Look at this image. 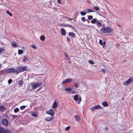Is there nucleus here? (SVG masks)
<instances>
[{"label":"nucleus","mask_w":133,"mask_h":133,"mask_svg":"<svg viewBox=\"0 0 133 133\" xmlns=\"http://www.w3.org/2000/svg\"><path fill=\"white\" fill-rule=\"evenodd\" d=\"M91 22L92 24H95L99 28L101 27L102 26V24L101 23L102 21L98 20L96 18H94L92 19L91 20Z\"/></svg>","instance_id":"1"},{"label":"nucleus","mask_w":133,"mask_h":133,"mask_svg":"<svg viewBox=\"0 0 133 133\" xmlns=\"http://www.w3.org/2000/svg\"><path fill=\"white\" fill-rule=\"evenodd\" d=\"M101 31L105 33H109L112 32V29L110 27L103 26L100 29Z\"/></svg>","instance_id":"2"},{"label":"nucleus","mask_w":133,"mask_h":133,"mask_svg":"<svg viewBox=\"0 0 133 133\" xmlns=\"http://www.w3.org/2000/svg\"><path fill=\"white\" fill-rule=\"evenodd\" d=\"M74 99L77 103L79 104L82 100L80 95L79 94L75 95L74 97Z\"/></svg>","instance_id":"3"},{"label":"nucleus","mask_w":133,"mask_h":133,"mask_svg":"<svg viewBox=\"0 0 133 133\" xmlns=\"http://www.w3.org/2000/svg\"><path fill=\"white\" fill-rule=\"evenodd\" d=\"M26 66L18 67L17 68V69L16 74H17L19 72L24 71L26 70Z\"/></svg>","instance_id":"4"},{"label":"nucleus","mask_w":133,"mask_h":133,"mask_svg":"<svg viewBox=\"0 0 133 133\" xmlns=\"http://www.w3.org/2000/svg\"><path fill=\"white\" fill-rule=\"evenodd\" d=\"M17 69L13 68H11L8 69L6 70L5 72L7 73H16V74Z\"/></svg>","instance_id":"5"},{"label":"nucleus","mask_w":133,"mask_h":133,"mask_svg":"<svg viewBox=\"0 0 133 133\" xmlns=\"http://www.w3.org/2000/svg\"><path fill=\"white\" fill-rule=\"evenodd\" d=\"M133 81V77H131L125 82L123 83V84L124 86H126L129 85Z\"/></svg>","instance_id":"6"},{"label":"nucleus","mask_w":133,"mask_h":133,"mask_svg":"<svg viewBox=\"0 0 133 133\" xmlns=\"http://www.w3.org/2000/svg\"><path fill=\"white\" fill-rule=\"evenodd\" d=\"M42 85V83H41L36 82L32 84L31 87L32 89H34L39 87Z\"/></svg>","instance_id":"7"},{"label":"nucleus","mask_w":133,"mask_h":133,"mask_svg":"<svg viewBox=\"0 0 133 133\" xmlns=\"http://www.w3.org/2000/svg\"><path fill=\"white\" fill-rule=\"evenodd\" d=\"M2 123L6 127H7L9 125V122L6 118H3L2 120Z\"/></svg>","instance_id":"8"},{"label":"nucleus","mask_w":133,"mask_h":133,"mask_svg":"<svg viewBox=\"0 0 133 133\" xmlns=\"http://www.w3.org/2000/svg\"><path fill=\"white\" fill-rule=\"evenodd\" d=\"M46 113L50 115L51 116L54 117V112L52 109H50L49 110L47 111Z\"/></svg>","instance_id":"9"},{"label":"nucleus","mask_w":133,"mask_h":133,"mask_svg":"<svg viewBox=\"0 0 133 133\" xmlns=\"http://www.w3.org/2000/svg\"><path fill=\"white\" fill-rule=\"evenodd\" d=\"M102 108V107L99 105H98L92 107L91 108V110L93 111L97 109H100Z\"/></svg>","instance_id":"10"},{"label":"nucleus","mask_w":133,"mask_h":133,"mask_svg":"<svg viewBox=\"0 0 133 133\" xmlns=\"http://www.w3.org/2000/svg\"><path fill=\"white\" fill-rule=\"evenodd\" d=\"M74 117L77 121L79 122L80 123H81V122H80V121L81 120V119L79 116L76 115Z\"/></svg>","instance_id":"11"},{"label":"nucleus","mask_w":133,"mask_h":133,"mask_svg":"<svg viewBox=\"0 0 133 133\" xmlns=\"http://www.w3.org/2000/svg\"><path fill=\"white\" fill-rule=\"evenodd\" d=\"M54 117L52 116L51 117H47L45 118V120L47 121H50L52 120Z\"/></svg>","instance_id":"12"},{"label":"nucleus","mask_w":133,"mask_h":133,"mask_svg":"<svg viewBox=\"0 0 133 133\" xmlns=\"http://www.w3.org/2000/svg\"><path fill=\"white\" fill-rule=\"evenodd\" d=\"M61 34L63 36H65L66 35L65 30L63 28L61 29Z\"/></svg>","instance_id":"13"},{"label":"nucleus","mask_w":133,"mask_h":133,"mask_svg":"<svg viewBox=\"0 0 133 133\" xmlns=\"http://www.w3.org/2000/svg\"><path fill=\"white\" fill-rule=\"evenodd\" d=\"M69 36L72 37L73 38H75L76 36L75 34L73 32H69Z\"/></svg>","instance_id":"14"},{"label":"nucleus","mask_w":133,"mask_h":133,"mask_svg":"<svg viewBox=\"0 0 133 133\" xmlns=\"http://www.w3.org/2000/svg\"><path fill=\"white\" fill-rule=\"evenodd\" d=\"M86 12L87 13H89L91 12H94L95 11L90 9H87L86 10Z\"/></svg>","instance_id":"15"},{"label":"nucleus","mask_w":133,"mask_h":133,"mask_svg":"<svg viewBox=\"0 0 133 133\" xmlns=\"http://www.w3.org/2000/svg\"><path fill=\"white\" fill-rule=\"evenodd\" d=\"M103 105L105 107H107L109 104L106 101H104L102 103Z\"/></svg>","instance_id":"16"},{"label":"nucleus","mask_w":133,"mask_h":133,"mask_svg":"<svg viewBox=\"0 0 133 133\" xmlns=\"http://www.w3.org/2000/svg\"><path fill=\"white\" fill-rule=\"evenodd\" d=\"M57 105V104L56 101H55L53 103L52 108L54 109L55 108Z\"/></svg>","instance_id":"17"},{"label":"nucleus","mask_w":133,"mask_h":133,"mask_svg":"<svg viewBox=\"0 0 133 133\" xmlns=\"http://www.w3.org/2000/svg\"><path fill=\"white\" fill-rule=\"evenodd\" d=\"M5 129L3 128L0 127V133H4Z\"/></svg>","instance_id":"18"},{"label":"nucleus","mask_w":133,"mask_h":133,"mask_svg":"<svg viewBox=\"0 0 133 133\" xmlns=\"http://www.w3.org/2000/svg\"><path fill=\"white\" fill-rule=\"evenodd\" d=\"M23 82V81L22 80L18 81V84L20 87H21L22 85Z\"/></svg>","instance_id":"19"},{"label":"nucleus","mask_w":133,"mask_h":133,"mask_svg":"<svg viewBox=\"0 0 133 133\" xmlns=\"http://www.w3.org/2000/svg\"><path fill=\"white\" fill-rule=\"evenodd\" d=\"M92 9L96 11H100V10L99 8L96 6L93 7Z\"/></svg>","instance_id":"20"},{"label":"nucleus","mask_w":133,"mask_h":133,"mask_svg":"<svg viewBox=\"0 0 133 133\" xmlns=\"http://www.w3.org/2000/svg\"><path fill=\"white\" fill-rule=\"evenodd\" d=\"M62 26H63L69 27H71L72 28H73V26H72L71 25L66 24H63L62 25Z\"/></svg>","instance_id":"21"},{"label":"nucleus","mask_w":133,"mask_h":133,"mask_svg":"<svg viewBox=\"0 0 133 133\" xmlns=\"http://www.w3.org/2000/svg\"><path fill=\"white\" fill-rule=\"evenodd\" d=\"M72 90L71 88H66L65 89V90L68 92H71Z\"/></svg>","instance_id":"22"},{"label":"nucleus","mask_w":133,"mask_h":133,"mask_svg":"<svg viewBox=\"0 0 133 133\" xmlns=\"http://www.w3.org/2000/svg\"><path fill=\"white\" fill-rule=\"evenodd\" d=\"M31 115L32 116L36 118H37V115L36 113L35 112L32 113Z\"/></svg>","instance_id":"23"},{"label":"nucleus","mask_w":133,"mask_h":133,"mask_svg":"<svg viewBox=\"0 0 133 133\" xmlns=\"http://www.w3.org/2000/svg\"><path fill=\"white\" fill-rule=\"evenodd\" d=\"M66 81H67V82H71L72 81V79L70 78H68L66 79Z\"/></svg>","instance_id":"24"},{"label":"nucleus","mask_w":133,"mask_h":133,"mask_svg":"<svg viewBox=\"0 0 133 133\" xmlns=\"http://www.w3.org/2000/svg\"><path fill=\"white\" fill-rule=\"evenodd\" d=\"M86 12L82 11L80 12V14L81 16H84L86 15Z\"/></svg>","instance_id":"25"},{"label":"nucleus","mask_w":133,"mask_h":133,"mask_svg":"<svg viewBox=\"0 0 133 133\" xmlns=\"http://www.w3.org/2000/svg\"><path fill=\"white\" fill-rule=\"evenodd\" d=\"M18 54L19 55H21L23 53V51L22 50H18Z\"/></svg>","instance_id":"26"},{"label":"nucleus","mask_w":133,"mask_h":133,"mask_svg":"<svg viewBox=\"0 0 133 133\" xmlns=\"http://www.w3.org/2000/svg\"><path fill=\"white\" fill-rule=\"evenodd\" d=\"M88 19L89 20H91L93 18V17L92 16L89 15L88 16Z\"/></svg>","instance_id":"27"},{"label":"nucleus","mask_w":133,"mask_h":133,"mask_svg":"<svg viewBox=\"0 0 133 133\" xmlns=\"http://www.w3.org/2000/svg\"><path fill=\"white\" fill-rule=\"evenodd\" d=\"M89 63L92 64H94V62L92 60L90 59L88 61Z\"/></svg>","instance_id":"28"},{"label":"nucleus","mask_w":133,"mask_h":133,"mask_svg":"<svg viewBox=\"0 0 133 133\" xmlns=\"http://www.w3.org/2000/svg\"><path fill=\"white\" fill-rule=\"evenodd\" d=\"M40 39L42 41H44L45 38V37L44 36H41L40 37Z\"/></svg>","instance_id":"29"},{"label":"nucleus","mask_w":133,"mask_h":133,"mask_svg":"<svg viewBox=\"0 0 133 133\" xmlns=\"http://www.w3.org/2000/svg\"><path fill=\"white\" fill-rule=\"evenodd\" d=\"M6 13L10 16L12 17V15L11 13L8 11H6Z\"/></svg>","instance_id":"30"},{"label":"nucleus","mask_w":133,"mask_h":133,"mask_svg":"<svg viewBox=\"0 0 133 133\" xmlns=\"http://www.w3.org/2000/svg\"><path fill=\"white\" fill-rule=\"evenodd\" d=\"M28 57L27 56H24L23 57V61H26L27 60Z\"/></svg>","instance_id":"31"},{"label":"nucleus","mask_w":133,"mask_h":133,"mask_svg":"<svg viewBox=\"0 0 133 133\" xmlns=\"http://www.w3.org/2000/svg\"><path fill=\"white\" fill-rule=\"evenodd\" d=\"M19 110V109L18 108H16L14 110V112L15 113L17 112Z\"/></svg>","instance_id":"32"},{"label":"nucleus","mask_w":133,"mask_h":133,"mask_svg":"<svg viewBox=\"0 0 133 133\" xmlns=\"http://www.w3.org/2000/svg\"><path fill=\"white\" fill-rule=\"evenodd\" d=\"M4 109H5V108L3 106L1 105L0 106V111H2Z\"/></svg>","instance_id":"33"},{"label":"nucleus","mask_w":133,"mask_h":133,"mask_svg":"<svg viewBox=\"0 0 133 133\" xmlns=\"http://www.w3.org/2000/svg\"><path fill=\"white\" fill-rule=\"evenodd\" d=\"M26 107V106L25 105H23L20 107V108L21 110H23Z\"/></svg>","instance_id":"34"},{"label":"nucleus","mask_w":133,"mask_h":133,"mask_svg":"<svg viewBox=\"0 0 133 133\" xmlns=\"http://www.w3.org/2000/svg\"><path fill=\"white\" fill-rule=\"evenodd\" d=\"M12 79H9L8 81V83L9 84H10L12 82Z\"/></svg>","instance_id":"35"},{"label":"nucleus","mask_w":133,"mask_h":133,"mask_svg":"<svg viewBox=\"0 0 133 133\" xmlns=\"http://www.w3.org/2000/svg\"><path fill=\"white\" fill-rule=\"evenodd\" d=\"M5 131L4 133H10V131L8 130H5Z\"/></svg>","instance_id":"36"},{"label":"nucleus","mask_w":133,"mask_h":133,"mask_svg":"<svg viewBox=\"0 0 133 133\" xmlns=\"http://www.w3.org/2000/svg\"><path fill=\"white\" fill-rule=\"evenodd\" d=\"M12 46L14 47H17V45L15 43H13L12 44Z\"/></svg>","instance_id":"37"},{"label":"nucleus","mask_w":133,"mask_h":133,"mask_svg":"<svg viewBox=\"0 0 133 133\" xmlns=\"http://www.w3.org/2000/svg\"><path fill=\"white\" fill-rule=\"evenodd\" d=\"M99 44H100L101 45H103V43L102 41V40L100 39L99 40Z\"/></svg>","instance_id":"38"},{"label":"nucleus","mask_w":133,"mask_h":133,"mask_svg":"<svg viewBox=\"0 0 133 133\" xmlns=\"http://www.w3.org/2000/svg\"><path fill=\"white\" fill-rule=\"evenodd\" d=\"M70 127H67L65 129V130L66 131H68L70 129Z\"/></svg>","instance_id":"39"},{"label":"nucleus","mask_w":133,"mask_h":133,"mask_svg":"<svg viewBox=\"0 0 133 133\" xmlns=\"http://www.w3.org/2000/svg\"><path fill=\"white\" fill-rule=\"evenodd\" d=\"M101 71H102V72H103L104 73V74H105V69H102Z\"/></svg>","instance_id":"40"},{"label":"nucleus","mask_w":133,"mask_h":133,"mask_svg":"<svg viewBox=\"0 0 133 133\" xmlns=\"http://www.w3.org/2000/svg\"><path fill=\"white\" fill-rule=\"evenodd\" d=\"M67 83V81H66V79H64L62 83V84H64Z\"/></svg>","instance_id":"41"},{"label":"nucleus","mask_w":133,"mask_h":133,"mask_svg":"<svg viewBox=\"0 0 133 133\" xmlns=\"http://www.w3.org/2000/svg\"><path fill=\"white\" fill-rule=\"evenodd\" d=\"M85 18L84 17H82L81 18V20L83 22H84L85 21Z\"/></svg>","instance_id":"42"},{"label":"nucleus","mask_w":133,"mask_h":133,"mask_svg":"<svg viewBox=\"0 0 133 133\" xmlns=\"http://www.w3.org/2000/svg\"><path fill=\"white\" fill-rule=\"evenodd\" d=\"M31 46L34 49H35L36 48V46L34 44L32 45Z\"/></svg>","instance_id":"43"},{"label":"nucleus","mask_w":133,"mask_h":133,"mask_svg":"<svg viewBox=\"0 0 133 133\" xmlns=\"http://www.w3.org/2000/svg\"><path fill=\"white\" fill-rule=\"evenodd\" d=\"M3 50V49L2 48H0V53H1L2 51Z\"/></svg>","instance_id":"44"},{"label":"nucleus","mask_w":133,"mask_h":133,"mask_svg":"<svg viewBox=\"0 0 133 133\" xmlns=\"http://www.w3.org/2000/svg\"><path fill=\"white\" fill-rule=\"evenodd\" d=\"M67 40L68 42H70V38L68 37H67Z\"/></svg>","instance_id":"45"},{"label":"nucleus","mask_w":133,"mask_h":133,"mask_svg":"<svg viewBox=\"0 0 133 133\" xmlns=\"http://www.w3.org/2000/svg\"><path fill=\"white\" fill-rule=\"evenodd\" d=\"M41 87L39 88L36 91H35V92H37L39 90H41Z\"/></svg>","instance_id":"46"},{"label":"nucleus","mask_w":133,"mask_h":133,"mask_svg":"<svg viewBox=\"0 0 133 133\" xmlns=\"http://www.w3.org/2000/svg\"><path fill=\"white\" fill-rule=\"evenodd\" d=\"M57 1L58 3H61V0H57Z\"/></svg>","instance_id":"47"},{"label":"nucleus","mask_w":133,"mask_h":133,"mask_svg":"<svg viewBox=\"0 0 133 133\" xmlns=\"http://www.w3.org/2000/svg\"><path fill=\"white\" fill-rule=\"evenodd\" d=\"M74 86L76 88H77L78 87V85L77 84H74Z\"/></svg>","instance_id":"48"},{"label":"nucleus","mask_w":133,"mask_h":133,"mask_svg":"<svg viewBox=\"0 0 133 133\" xmlns=\"http://www.w3.org/2000/svg\"><path fill=\"white\" fill-rule=\"evenodd\" d=\"M67 18L70 20H72L73 19V18H69L68 17H67Z\"/></svg>","instance_id":"49"},{"label":"nucleus","mask_w":133,"mask_h":133,"mask_svg":"<svg viewBox=\"0 0 133 133\" xmlns=\"http://www.w3.org/2000/svg\"><path fill=\"white\" fill-rule=\"evenodd\" d=\"M105 43H106V42H103V47H104V45H105Z\"/></svg>","instance_id":"50"},{"label":"nucleus","mask_w":133,"mask_h":133,"mask_svg":"<svg viewBox=\"0 0 133 133\" xmlns=\"http://www.w3.org/2000/svg\"><path fill=\"white\" fill-rule=\"evenodd\" d=\"M75 91H72V94H75Z\"/></svg>","instance_id":"51"},{"label":"nucleus","mask_w":133,"mask_h":133,"mask_svg":"<svg viewBox=\"0 0 133 133\" xmlns=\"http://www.w3.org/2000/svg\"><path fill=\"white\" fill-rule=\"evenodd\" d=\"M105 129H108V128L107 127L105 128Z\"/></svg>","instance_id":"52"},{"label":"nucleus","mask_w":133,"mask_h":133,"mask_svg":"<svg viewBox=\"0 0 133 133\" xmlns=\"http://www.w3.org/2000/svg\"><path fill=\"white\" fill-rule=\"evenodd\" d=\"M65 56L66 57H67V56L65 54Z\"/></svg>","instance_id":"53"},{"label":"nucleus","mask_w":133,"mask_h":133,"mask_svg":"<svg viewBox=\"0 0 133 133\" xmlns=\"http://www.w3.org/2000/svg\"><path fill=\"white\" fill-rule=\"evenodd\" d=\"M69 63H70V61H69Z\"/></svg>","instance_id":"54"},{"label":"nucleus","mask_w":133,"mask_h":133,"mask_svg":"<svg viewBox=\"0 0 133 133\" xmlns=\"http://www.w3.org/2000/svg\"><path fill=\"white\" fill-rule=\"evenodd\" d=\"M86 21H88V19H87V20H86Z\"/></svg>","instance_id":"55"},{"label":"nucleus","mask_w":133,"mask_h":133,"mask_svg":"<svg viewBox=\"0 0 133 133\" xmlns=\"http://www.w3.org/2000/svg\"><path fill=\"white\" fill-rule=\"evenodd\" d=\"M1 4V3H0V4Z\"/></svg>","instance_id":"56"}]
</instances>
